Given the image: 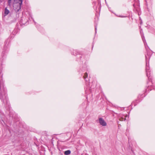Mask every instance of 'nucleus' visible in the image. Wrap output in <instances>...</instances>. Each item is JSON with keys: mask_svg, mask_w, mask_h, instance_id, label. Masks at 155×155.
<instances>
[{"mask_svg": "<svg viewBox=\"0 0 155 155\" xmlns=\"http://www.w3.org/2000/svg\"><path fill=\"white\" fill-rule=\"evenodd\" d=\"M71 152L70 150L65 151L64 152V154L65 155H68L71 153Z\"/></svg>", "mask_w": 155, "mask_h": 155, "instance_id": "6", "label": "nucleus"}, {"mask_svg": "<svg viewBox=\"0 0 155 155\" xmlns=\"http://www.w3.org/2000/svg\"><path fill=\"white\" fill-rule=\"evenodd\" d=\"M99 121L100 124L103 126H105L107 125L106 123L102 118H100L99 119Z\"/></svg>", "mask_w": 155, "mask_h": 155, "instance_id": "2", "label": "nucleus"}, {"mask_svg": "<svg viewBox=\"0 0 155 155\" xmlns=\"http://www.w3.org/2000/svg\"><path fill=\"white\" fill-rule=\"evenodd\" d=\"M9 12V11L8 10L7 8H5V10L4 13L5 15H7L8 14Z\"/></svg>", "mask_w": 155, "mask_h": 155, "instance_id": "5", "label": "nucleus"}, {"mask_svg": "<svg viewBox=\"0 0 155 155\" xmlns=\"http://www.w3.org/2000/svg\"><path fill=\"white\" fill-rule=\"evenodd\" d=\"M147 77H148V75H147Z\"/></svg>", "mask_w": 155, "mask_h": 155, "instance_id": "9", "label": "nucleus"}, {"mask_svg": "<svg viewBox=\"0 0 155 155\" xmlns=\"http://www.w3.org/2000/svg\"><path fill=\"white\" fill-rule=\"evenodd\" d=\"M13 7L14 10H15L16 12H19V11L21 9V7L22 5L18 4H13Z\"/></svg>", "mask_w": 155, "mask_h": 155, "instance_id": "1", "label": "nucleus"}, {"mask_svg": "<svg viewBox=\"0 0 155 155\" xmlns=\"http://www.w3.org/2000/svg\"><path fill=\"white\" fill-rule=\"evenodd\" d=\"M22 0H14V3L13 4H18L22 5Z\"/></svg>", "mask_w": 155, "mask_h": 155, "instance_id": "3", "label": "nucleus"}, {"mask_svg": "<svg viewBox=\"0 0 155 155\" xmlns=\"http://www.w3.org/2000/svg\"><path fill=\"white\" fill-rule=\"evenodd\" d=\"M88 74L87 73H85L84 74V75L83 76V78L85 80L86 78H87Z\"/></svg>", "mask_w": 155, "mask_h": 155, "instance_id": "7", "label": "nucleus"}, {"mask_svg": "<svg viewBox=\"0 0 155 155\" xmlns=\"http://www.w3.org/2000/svg\"><path fill=\"white\" fill-rule=\"evenodd\" d=\"M127 117V116H125L124 117H121L120 118L119 120L121 121H125L126 120V117Z\"/></svg>", "mask_w": 155, "mask_h": 155, "instance_id": "4", "label": "nucleus"}, {"mask_svg": "<svg viewBox=\"0 0 155 155\" xmlns=\"http://www.w3.org/2000/svg\"><path fill=\"white\" fill-rule=\"evenodd\" d=\"M118 17H121V18H125V17H126V16H120V15H119V16H118Z\"/></svg>", "mask_w": 155, "mask_h": 155, "instance_id": "8", "label": "nucleus"}]
</instances>
